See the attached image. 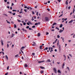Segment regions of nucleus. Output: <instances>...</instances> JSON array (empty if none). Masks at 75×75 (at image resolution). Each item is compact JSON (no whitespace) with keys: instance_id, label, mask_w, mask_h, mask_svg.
<instances>
[{"instance_id":"obj_41","label":"nucleus","mask_w":75,"mask_h":75,"mask_svg":"<svg viewBox=\"0 0 75 75\" xmlns=\"http://www.w3.org/2000/svg\"><path fill=\"white\" fill-rule=\"evenodd\" d=\"M19 13H20V14H21V13H22V14H23V11H21V12H19Z\"/></svg>"},{"instance_id":"obj_38","label":"nucleus","mask_w":75,"mask_h":75,"mask_svg":"<svg viewBox=\"0 0 75 75\" xmlns=\"http://www.w3.org/2000/svg\"><path fill=\"white\" fill-rule=\"evenodd\" d=\"M35 25L33 26L32 27V28H35Z\"/></svg>"},{"instance_id":"obj_22","label":"nucleus","mask_w":75,"mask_h":75,"mask_svg":"<svg viewBox=\"0 0 75 75\" xmlns=\"http://www.w3.org/2000/svg\"><path fill=\"white\" fill-rule=\"evenodd\" d=\"M40 73H41V74H43V73H44V71H40Z\"/></svg>"},{"instance_id":"obj_47","label":"nucleus","mask_w":75,"mask_h":75,"mask_svg":"<svg viewBox=\"0 0 75 75\" xmlns=\"http://www.w3.org/2000/svg\"><path fill=\"white\" fill-rule=\"evenodd\" d=\"M8 12L9 13H10V14H12V12H11V11H8Z\"/></svg>"},{"instance_id":"obj_13","label":"nucleus","mask_w":75,"mask_h":75,"mask_svg":"<svg viewBox=\"0 0 75 75\" xmlns=\"http://www.w3.org/2000/svg\"><path fill=\"white\" fill-rule=\"evenodd\" d=\"M57 24V23H54L53 24V25H56Z\"/></svg>"},{"instance_id":"obj_42","label":"nucleus","mask_w":75,"mask_h":75,"mask_svg":"<svg viewBox=\"0 0 75 75\" xmlns=\"http://www.w3.org/2000/svg\"><path fill=\"white\" fill-rule=\"evenodd\" d=\"M32 13L33 14H35L34 12V11H33L32 12Z\"/></svg>"},{"instance_id":"obj_5","label":"nucleus","mask_w":75,"mask_h":75,"mask_svg":"<svg viewBox=\"0 0 75 75\" xmlns=\"http://www.w3.org/2000/svg\"><path fill=\"white\" fill-rule=\"evenodd\" d=\"M45 61L44 60H43L42 61H40L38 62V63H41V62H44Z\"/></svg>"},{"instance_id":"obj_46","label":"nucleus","mask_w":75,"mask_h":75,"mask_svg":"<svg viewBox=\"0 0 75 75\" xmlns=\"http://www.w3.org/2000/svg\"><path fill=\"white\" fill-rule=\"evenodd\" d=\"M35 45H36L35 44H32V45L33 46H35Z\"/></svg>"},{"instance_id":"obj_4","label":"nucleus","mask_w":75,"mask_h":75,"mask_svg":"<svg viewBox=\"0 0 75 75\" xmlns=\"http://www.w3.org/2000/svg\"><path fill=\"white\" fill-rule=\"evenodd\" d=\"M46 62H51V60H50V59H48L46 61Z\"/></svg>"},{"instance_id":"obj_36","label":"nucleus","mask_w":75,"mask_h":75,"mask_svg":"<svg viewBox=\"0 0 75 75\" xmlns=\"http://www.w3.org/2000/svg\"><path fill=\"white\" fill-rule=\"evenodd\" d=\"M26 24V23L25 22L23 23V25H25Z\"/></svg>"},{"instance_id":"obj_55","label":"nucleus","mask_w":75,"mask_h":75,"mask_svg":"<svg viewBox=\"0 0 75 75\" xmlns=\"http://www.w3.org/2000/svg\"><path fill=\"white\" fill-rule=\"evenodd\" d=\"M13 11H17L16 10H13Z\"/></svg>"},{"instance_id":"obj_49","label":"nucleus","mask_w":75,"mask_h":75,"mask_svg":"<svg viewBox=\"0 0 75 75\" xmlns=\"http://www.w3.org/2000/svg\"><path fill=\"white\" fill-rule=\"evenodd\" d=\"M38 12H37V13H36V15H37V16H38Z\"/></svg>"},{"instance_id":"obj_7","label":"nucleus","mask_w":75,"mask_h":75,"mask_svg":"<svg viewBox=\"0 0 75 75\" xmlns=\"http://www.w3.org/2000/svg\"><path fill=\"white\" fill-rule=\"evenodd\" d=\"M1 45H4V44H3V41L2 40H1Z\"/></svg>"},{"instance_id":"obj_2","label":"nucleus","mask_w":75,"mask_h":75,"mask_svg":"<svg viewBox=\"0 0 75 75\" xmlns=\"http://www.w3.org/2000/svg\"><path fill=\"white\" fill-rule=\"evenodd\" d=\"M53 70L54 71V72L55 73V74H57V69L55 68H54L53 69Z\"/></svg>"},{"instance_id":"obj_63","label":"nucleus","mask_w":75,"mask_h":75,"mask_svg":"<svg viewBox=\"0 0 75 75\" xmlns=\"http://www.w3.org/2000/svg\"><path fill=\"white\" fill-rule=\"evenodd\" d=\"M38 24H41V23L40 22H38Z\"/></svg>"},{"instance_id":"obj_34","label":"nucleus","mask_w":75,"mask_h":75,"mask_svg":"<svg viewBox=\"0 0 75 75\" xmlns=\"http://www.w3.org/2000/svg\"><path fill=\"white\" fill-rule=\"evenodd\" d=\"M28 67V66H25V68H26V69H27V68Z\"/></svg>"},{"instance_id":"obj_50","label":"nucleus","mask_w":75,"mask_h":75,"mask_svg":"<svg viewBox=\"0 0 75 75\" xmlns=\"http://www.w3.org/2000/svg\"><path fill=\"white\" fill-rule=\"evenodd\" d=\"M26 28H29V26H27L26 27Z\"/></svg>"},{"instance_id":"obj_17","label":"nucleus","mask_w":75,"mask_h":75,"mask_svg":"<svg viewBox=\"0 0 75 75\" xmlns=\"http://www.w3.org/2000/svg\"><path fill=\"white\" fill-rule=\"evenodd\" d=\"M62 27V24H61L60 25V26L59 27H60V28H61Z\"/></svg>"},{"instance_id":"obj_44","label":"nucleus","mask_w":75,"mask_h":75,"mask_svg":"<svg viewBox=\"0 0 75 75\" xmlns=\"http://www.w3.org/2000/svg\"><path fill=\"white\" fill-rule=\"evenodd\" d=\"M18 16L19 17H20L21 18V17H22L21 16H20V15H18Z\"/></svg>"},{"instance_id":"obj_29","label":"nucleus","mask_w":75,"mask_h":75,"mask_svg":"<svg viewBox=\"0 0 75 75\" xmlns=\"http://www.w3.org/2000/svg\"><path fill=\"white\" fill-rule=\"evenodd\" d=\"M32 55H33L34 56L35 55V53H33L32 54Z\"/></svg>"},{"instance_id":"obj_12","label":"nucleus","mask_w":75,"mask_h":75,"mask_svg":"<svg viewBox=\"0 0 75 75\" xmlns=\"http://www.w3.org/2000/svg\"><path fill=\"white\" fill-rule=\"evenodd\" d=\"M62 31H63V30H62V29H60L59 31V33H61L62 32Z\"/></svg>"},{"instance_id":"obj_10","label":"nucleus","mask_w":75,"mask_h":75,"mask_svg":"<svg viewBox=\"0 0 75 75\" xmlns=\"http://www.w3.org/2000/svg\"><path fill=\"white\" fill-rule=\"evenodd\" d=\"M73 21H74V20H72L70 21H69V23H72V22H73Z\"/></svg>"},{"instance_id":"obj_62","label":"nucleus","mask_w":75,"mask_h":75,"mask_svg":"<svg viewBox=\"0 0 75 75\" xmlns=\"http://www.w3.org/2000/svg\"><path fill=\"white\" fill-rule=\"evenodd\" d=\"M47 2H46V3H44V4H47Z\"/></svg>"},{"instance_id":"obj_35","label":"nucleus","mask_w":75,"mask_h":75,"mask_svg":"<svg viewBox=\"0 0 75 75\" xmlns=\"http://www.w3.org/2000/svg\"><path fill=\"white\" fill-rule=\"evenodd\" d=\"M34 19L33 18V16L32 17V21H33V20H34Z\"/></svg>"},{"instance_id":"obj_8","label":"nucleus","mask_w":75,"mask_h":75,"mask_svg":"<svg viewBox=\"0 0 75 75\" xmlns=\"http://www.w3.org/2000/svg\"><path fill=\"white\" fill-rule=\"evenodd\" d=\"M14 37V34L12 33V35L11 36V38H13Z\"/></svg>"},{"instance_id":"obj_28","label":"nucleus","mask_w":75,"mask_h":75,"mask_svg":"<svg viewBox=\"0 0 75 75\" xmlns=\"http://www.w3.org/2000/svg\"><path fill=\"white\" fill-rule=\"evenodd\" d=\"M29 8L30 10H33V8L31 7H29Z\"/></svg>"},{"instance_id":"obj_23","label":"nucleus","mask_w":75,"mask_h":75,"mask_svg":"<svg viewBox=\"0 0 75 75\" xmlns=\"http://www.w3.org/2000/svg\"><path fill=\"white\" fill-rule=\"evenodd\" d=\"M17 21L18 22H19V23H20V22H21V21H20V20L17 19Z\"/></svg>"},{"instance_id":"obj_24","label":"nucleus","mask_w":75,"mask_h":75,"mask_svg":"<svg viewBox=\"0 0 75 75\" xmlns=\"http://www.w3.org/2000/svg\"><path fill=\"white\" fill-rule=\"evenodd\" d=\"M9 47V45H8V44L7 43V47L8 48Z\"/></svg>"},{"instance_id":"obj_56","label":"nucleus","mask_w":75,"mask_h":75,"mask_svg":"<svg viewBox=\"0 0 75 75\" xmlns=\"http://www.w3.org/2000/svg\"><path fill=\"white\" fill-rule=\"evenodd\" d=\"M29 30H33V29H32L31 28H29Z\"/></svg>"},{"instance_id":"obj_39","label":"nucleus","mask_w":75,"mask_h":75,"mask_svg":"<svg viewBox=\"0 0 75 75\" xmlns=\"http://www.w3.org/2000/svg\"><path fill=\"white\" fill-rule=\"evenodd\" d=\"M9 66H8V67H7V69H9Z\"/></svg>"},{"instance_id":"obj_18","label":"nucleus","mask_w":75,"mask_h":75,"mask_svg":"<svg viewBox=\"0 0 75 75\" xmlns=\"http://www.w3.org/2000/svg\"><path fill=\"white\" fill-rule=\"evenodd\" d=\"M14 28H17V26L15 24H14Z\"/></svg>"},{"instance_id":"obj_1","label":"nucleus","mask_w":75,"mask_h":75,"mask_svg":"<svg viewBox=\"0 0 75 75\" xmlns=\"http://www.w3.org/2000/svg\"><path fill=\"white\" fill-rule=\"evenodd\" d=\"M45 21H49V18L47 17H46L45 18Z\"/></svg>"},{"instance_id":"obj_52","label":"nucleus","mask_w":75,"mask_h":75,"mask_svg":"<svg viewBox=\"0 0 75 75\" xmlns=\"http://www.w3.org/2000/svg\"><path fill=\"white\" fill-rule=\"evenodd\" d=\"M8 75V73H5V75Z\"/></svg>"},{"instance_id":"obj_61","label":"nucleus","mask_w":75,"mask_h":75,"mask_svg":"<svg viewBox=\"0 0 75 75\" xmlns=\"http://www.w3.org/2000/svg\"><path fill=\"white\" fill-rule=\"evenodd\" d=\"M67 20V18H66L65 19H64V21H66Z\"/></svg>"},{"instance_id":"obj_43","label":"nucleus","mask_w":75,"mask_h":75,"mask_svg":"<svg viewBox=\"0 0 75 75\" xmlns=\"http://www.w3.org/2000/svg\"><path fill=\"white\" fill-rule=\"evenodd\" d=\"M59 37H60V36H59V35H57V38H59Z\"/></svg>"},{"instance_id":"obj_45","label":"nucleus","mask_w":75,"mask_h":75,"mask_svg":"<svg viewBox=\"0 0 75 75\" xmlns=\"http://www.w3.org/2000/svg\"><path fill=\"white\" fill-rule=\"evenodd\" d=\"M68 8L69 10L70 9V8H71V6H69L68 7Z\"/></svg>"},{"instance_id":"obj_9","label":"nucleus","mask_w":75,"mask_h":75,"mask_svg":"<svg viewBox=\"0 0 75 75\" xmlns=\"http://www.w3.org/2000/svg\"><path fill=\"white\" fill-rule=\"evenodd\" d=\"M22 30H23V31H25V32H27V30L24 29V28H22Z\"/></svg>"},{"instance_id":"obj_37","label":"nucleus","mask_w":75,"mask_h":75,"mask_svg":"<svg viewBox=\"0 0 75 75\" xmlns=\"http://www.w3.org/2000/svg\"><path fill=\"white\" fill-rule=\"evenodd\" d=\"M27 24L28 25H30V23H27Z\"/></svg>"},{"instance_id":"obj_40","label":"nucleus","mask_w":75,"mask_h":75,"mask_svg":"<svg viewBox=\"0 0 75 75\" xmlns=\"http://www.w3.org/2000/svg\"><path fill=\"white\" fill-rule=\"evenodd\" d=\"M12 14H13V16H14V15H16V13H12Z\"/></svg>"},{"instance_id":"obj_27","label":"nucleus","mask_w":75,"mask_h":75,"mask_svg":"<svg viewBox=\"0 0 75 75\" xmlns=\"http://www.w3.org/2000/svg\"><path fill=\"white\" fill-rule=\"evenodd\" d=\"M35 25H38V23H35Z\"/></svg>"},{"instance_id":"obj_26","label":"nucleus","mask_w":75,"mask_h":75,"mask_svg":"<svg viewBox=\"0 0 75 75\" xmlns=\"http://www.w3.org/2000/svg\"><path fill=\"white\" fill-rule=\"evenodd\" d=\"M57 44L58 46V45H59V40L58 41V42H57Z\"/></svg>"},{"instance_id":"obj_16","label":"nucleus","mask_w":75,"mask_h":75,"mask_svg":"<svg viewBox=\"0 0 75 75\" xmlns=\"http://www.w3.org/2000/svg\"><path fill=\"white\" fill-rule=\"evenodd\" d=\"M15 57H16V58H17V57H19V55L18 54L16 55H15Z\"/></svg>"},{"instance_id":"obj_25","label":"nucleus","mask_w":75,"mask_h":75,"mask_svg":"<svg viewBox=\"0 0 75 75\" xmlns=\"http://www.w3.org/2000/svg\"><path fill=\"white\" fill-rule=\"evenodd\" d=\"M3 15H4V16H6L7 17V15L5 14V13H4L3 14Z\"/></svg>"},{"instance_id":"obj_32","label":"nucleus","mask_w":75,"mask_h":75,"mask_svg":"<svg viewBox=\"0 0 75 75\" xmlns=\"http://www.w3.org/2000/svg\"><path fill=\"white\" fill-rule=\"evenodd\" d=\"M63 15V13H62V15H61L60 16H59V17H62V16Z\"/></svg>"},{"instance_id":"obj_51","label":"nucleus","mask_w":75,"mask_h":75,"mask_svg":"<svg viewBox=\"0 0 75 75\" xmlns=\"http://www.w3.org/2000/svg\"><path fill=\"white\" fill-rule=\"evenodd\" d=\"M48 49L49 50V51H50V49H51V47H49L48 48Z\"/></svg>"},{"instance_id":"obj_54","label":"nucleus","mask_w":75,"mask_h":75,"mask_svg":"<svg viewBox=\"0 0 75 75\" xmlns=\"http://www.w3.org/2000/svg\"><path fill=\"white\" fill-rule=\"evenodd\" d=\"M69 56H70L71 57V58H72V55H71V54H69Z\"/></svg>"},{"instance_id":"obj_48","label":"nucleus","mask_w":75,"mask_h":75,"mask_svg":"<svg viewBox=\"0 0 75 75\" xmlns=\"http://www.w3.org/2000/svg\"><path fill=\"white\" fill-rule=\"evenodd\" d=\"M45 50H48V47H46L45 48Z\"/></svg>"},{"instance_id":"obj_30","label":"nucleus","mask_w":75,"mask_h":75,"mask_svg":"<svg viewBox=\"0 0 75 75\" xmlns=\"http://www.w3.org/2000/svg\"><path fill=\"white\" fill-rule=\"evenodd\" d=\"M67 69H68L69 70V67H67Z\"/></svg>"},{"instance_id":"obj_21","label":"nucleus","mask_w":75,"mask_h":75,"mask_svg":"<svg viewBox=\"0 0 75 75\" xmlns=\"http://www.w3.org/2000/svg\"><path fill=\"white\" fill-rule=\"evenodd\" d=\"M68 1H66V4L68 5Z\"/></svg>"},{"instance_id":"obj_31","label":"nucleus","mask_w":75,"mask_h":75,"mask_svg":"<svg viewBox=\"0 0 75 75\" xmlns=\"http://www.w3.org/2000/svg\"><path fill=\"white\" fill-rule=\"evenodd\" d=\"M56 29H57V30H59V28H58V27H56Z\"/></svg>"},{"instance_id":"obj_53","label":"nucleus","mask_w":75,"mask_h":75,"mask_svg":"<svg viewBox=\"0 0 75 75\" xmlns=\"http://www.w3.org/2000/svg\"><path fill=\"white\" fill-rule=\"evenodd\" d=\"M47 10H48V11H50V9L49 8H47Z\"/></svg>"},{"instance_id":"obj_33","label":"nucleus","mask_w":75,"mask_h":75,"mask_svg":"<svg viewBox=\"0 0 75 75\" xmlns=\"http://www.w3.org/2000/svg\"><path fill=\"white\" fill-rule=\"evenodd\" d=\"M57 40H58L57 39H56L55 41L54 42L55 43V42H57Z\"/></svg>"},{"instance_id":"obj_60","label":"nucleus","mask_w":75,"mask_h":75,"mask_svg":"<svg viewBox=\"0 0 75 75\" xmlns=\"http://www.w3.org/2000/svg\"><path fill=\"white\" fill-rule=\"evenodd\" d=\"M63 56L64 57H65V58H66V56H65V55H63Z\"/></svg>"},{"instance_id":"obj_57","label":"nucleus","mask_w":75,"mask_h":75,"mask_svg":"<svg viewBox=\"0 0 75 75\" xmlns=\"http://www.w3.org/2000/svg\"><path fill=\"white\" fill-rule=\"evenodd\" d=\"M57 64H60V62H57Z\"/></svg>"},{"instance_id":"obj_11","label":"nucleus","mask_w":75,"mask_h":75,"mask_svg":"<svg viewBox=\"0 0 75 75\" xmlns=\"http://www.w3.org/2000/svg\"><path fill=\"white\" fill-rule=\"evenodd\" d=\"M43 46L42 45H41L40 47V50H42V47Z\"/></svg>"},{"instance_id":"obj_64","label":"nucleus","mask_w":75,"mask_h":75,"mask_svg":"<svg viewBox=\"0 0 75 75\" xmlns=\"http://www.w3.org/2000/svg\"><path fill=\"white\" fill-rule=\"evenodd\" d=\"M24 10V11H25V12H27V10H26V9H25Z\"/></svg>"},{"instance_id":"obj_6","label":"nucleus","mask_w":75,"mask_h":75,"mask_svg":"<svg viewBox=\"0 0 75 75\" xmlns=\"http://www.w3.org/2000/svg\"><path fill=\"white\" fill-rule=\"evenodd\" d=\"M40 35H41V33H38V37H40Z\"/></svg>"},{"instance_id":"obj_15","label":"nucleus","mask_w":75,"mask_h":75,"mask_svg":"<svg viewBox=\"0 0 75 75\" xmlns=\"http://www.w3.org/2000/svg\"><path fill=\"white\" fill-rule=\"evenodd\" d=\"M57 72H58V73H60V74L61 73V71H60L59 70H58L57 71Z\"/></svg>"},{"instance_id":"obj_19","label":"nucleus","mask_w":75,"mask_h":75,"mask_svg":"<svg viewBox=\"0 0 75 75\" xmlns=\"http://www.w3.org/2000/svg\"><path fill=\"white\" fill-rule=\"evenodd\" d=\"M25 48V47H24V46H23L21 48V50H22V49H23V48Z\"/></svg>"},{"instance_id":"obj_20","label":"nucleus","mask_w":75,"mask_h":75,"mask_svg":"<svg viewBox=\"0 0 75 75\" xmlns=\"http://www.w3.org/2000/svg\"><path fill=\"white\" fill-rule=\"evenodd\" d=\"M28 23L30 24H31V25L33 24H32V23L30 21H29Z\"/></svg>"},{"instance_id":"obj_3","label":"nucleus","mask_w":75,"mask_h":75,"mask_svg":"<svg viewBox=\"0 0 75 75\" xmlns=\"http://www.w3.org/2000/svg\"><path fill=\"white\" fill-rule=\"evenodd\" d=\"M5 58H6V60H8V57L7 55H5Z\"/></svg>"},{"instance_id":"obj_58","label":"nucleus","mask_w":75,"mask_h":75,"mask_svg":"<svg viewBox=\"0 0 75 75\" xmlns=\"http://www.w3.org/2000/svg\"><path fill=\"white\" fill-rule=\"evenodd\" d=\"M73 38H75V34L74 35Z\"/></svg>"},{"instance_id":"obj_59","label":"nucleus","mask_w":75,"mask_h":75,"mask_svg":"<svg viewBox=\"0 0 75 75\" xmlns=\"http://www.w3.org/2000/svg\"><path fill=\"white\" fill-rule=\"evenodd\" d=\"M69 42H71V40H69Z\"/></svg>"},{"instance_id":"obj_14","label":"nucleus","mask_w":75,"mask_h":75,"mask_svg":"<svg viewBox=\"0 0 75 75\" xmlns=\"http://www.w3.org/2000/svg\"><path fill=\"white\" fill-rule=\"evenodd\" d=\"M40 67L41 69H44L45 68V67Z\"/></svg>"}]
</instances>
